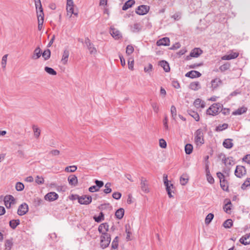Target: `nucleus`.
Wrapping results in <instances>:
<instances>
[{
  "label": "nucleus",
  "mask_w": 250,
  "mask_h": 250,
  "mask_svg": "<svg viewBox=\"0 0 250 250\" xmlns=\"http://www.w3.org/2000/svg\"><path fill=\"white\" fill-rule=\"evenodd\" d=\"M36 10L38 21V29L41 30L43 28V23L44 20V14L43 13V9L41 4L40 0H34Z\"/></svg>",
  "instance_id": "f257e3e1"
},
{
  "label": "nucleus",
  "mask_w": 250,
  "mask_h": 250,
  "mask_svg": "<svg viewBox=\"0 0 250 250\" xmlns=\"http://www.w3.org/2000/svg\"><path fill=\"white\" fill-rule=\"evenodd\" d=\"M163 179L164 184L166 187V189L167 192L168 196L171 198L172 197V193H174L175 188L171 182L170 181H168L167 176V175H164Z\"/></svg>",
  "instance_id": "f03ea898"
},
{
  "label": "nucleus",
  "mask_w": 250,
  "mask_h": 250,
  "mask_svg": "<svg viewBox=\"0 0 250 250\" xmlns=\"http://www.w3.org/2000/svg\"><path fill=\"white\" fill-rule=\"evenodd\" d=\"M222 105L219 104H214L211 105L207 110V114L214 116L217 114L222 109Z\"/></svg>",
  "instance_id": "7ed1b4c3"
},
{
  "label": "nucleus",
  "mask_w": 250,
  "mask_h": 250,
  "mask_svg": "<svg viewBox=\"0 0 250 250\" xmlns=\"http://www.w3.org/2000/svg\"><path fill=\"white\" fill-rule=\"evenodd\" d=\"M67 14L69 17H72L73 15L77 16L78 15L77 11L74 10V5L73 0H67L66 3Z\"/></svg>",
  "instance_id": "20e7f679"
},
{
  "label": "nucleus",
  "mask_w": 250,
  "mask_h": 250,
  "mask_svg": "<svg viewBox=\"0 0 250 250\" xmlns=\"http://www.w3.org/2000/svg\"><path fill=\"white\" fill-rule=\"evenodd\" d=\"M194 141L197 146H201L204 143L203 132L201 130H197L195 133Z\"/></svg>",
  "instance_id": "39448f33"
},
{
  "label": "nucleus",
  "mask_w": 250,
  "mask_h": 250,
  "mask_svg": "<svg viewBox=\"0 0 250 250\" xmlns=\"http://www.w3.org/2000/svg\"><path fill=\"white\" fill-rule=\"evenodd\" d=\"M79 203L81 205H87L90 204L92 200V197L89 195H83L77 197Z\"/></svg>",
  "instance_id": "423d86ee"
},
{
  "label": "nucleus",
  "mask_w": 250,
  "mask_h": 250,
  "mask_svg": "<svg viewBox=\"0 0 250 250\" xmlns=\"http://www.w3.org/2000/svg\"><path fill=\"white\" fill-rule=\"evenodd\" d=\"M217 176L220 179V186L222 189L225 191H228L229 189V185L224 175L221 172H218L217 173Z\"/></svg>",
  "instance_id": "0eeeda50"
},
{
  "label": "nucleus",
  "mask_w": 250,
  "mask_h": 250,
  "mask_svg": "<svg viewBox=\"0 0 250 250\" xmlns=\"http://www.w3.org/2000/svg\"><path fill=\"white\" fill-rule=\"evenodd\" d=\"M4 203L7 208H11L16 203V200L13 196L10 195H6L4 198Z\"/></svg>",
  "instance_id": "6e6552de"
},
{
  "label": "nucleus",
  "mask_w": 250,
  "mask_h": 250,
  "mask_svg": "<svg viewBox=\"0 0 250 250\" xmlns=\"http://www.w3.org/2000/svg\"><path fill=\"white\" fill-rule=\"evenodd\" d=\"M193 105L195 109L200 110L206 106V103L201 99L197 98L194 100Z\"/></svg>",
  "instance_id": "1a4fd4ad"
},
{
  "label": "nucleus",
  "mask_w": 250,
  "mask_h": 250,
  "mask_svg": "<svg viewBox=\"0 0 250 250\" xmlns=\"http://www.w3.org/2000/svg\"><path fill=\"white\" fill-rule=\"evenodd\" d=\"M110 238L108 234L101 235V246L103 248H106L109 244Z\"/></svg>",
  "instance_id": "9d476101"
},
{
  "label": "nucleus",
  "mask_w": 250,
  "mask_h": 250,
  "mask_svg": "<svg viewBox=\"0 0 250 250\" xmlns=\"http://www.w3.org/2000/svg\"><path fill=\"white\" fill-rule=\"evenodd\" d=\"M239 54L238 52L232 50L229 51L228 54L222 57L221 59L222 60H230L232 59H234L238 57Z\"/></svg>",
  "instance_id": "9b49d317"
},
{
  "label": "nucleus",
  "mask_w": 250,
  "mask_h": 250,
  "mask_svg": "<svg viewBox=\"0 0 250 250\" xmlns=\"http://www.w3.org/2000/svg\"><path fill=\"white\" fill-rule=\"evenodd\" d=\"M149 10V7L147 5H141L136 9V12L140 15H144L148 13Z\"/></svg>",
  "instance_id": "f8f14e48"
},
{
  "label": "nucleus",
  "mask_w": 250,
  "mask_h": 250,
  "mask_svg": "<svg viewBox=\"0 0 250 250\" xmlns=\"http://www.w3.org/2000/svg\"><path fill=\"white\" fill-rule=\"evenodd\" d=\"M58 195L54 192H50L46 194L44 196V199L46 201L52 202L58 198Z\"/></svg>",
  "instance_id": "ddd939ff"
},
{
  "label": "nucleus",
  "mask_w": 250,
  "mask_h": 250,
  "mask_svg": "<svg viewBox=\"0 0 250 250\" xmlns=\"http://www.w3.org/2000/svg\"><path fill=\"white\" fill-rule=\"evenodd\" d=\"M246 173V170L245 167L241 166H239L236 167L235 174L237 177L241 178L245 175Z\"/></svg>",
  "instance_id": "4468645a"
},
{
  "label": "nucleus",
  "mask_w": 250,
  "mask_h": 250,
  "mask_svg": "<svg viewBox=\"0 0 250 250\" xmlns=\"http://www.w3.org/2000/svg\"><path fill=\"white\" fill-rule=\"evenodd\" d=\"M28 210V206L25 204H22L19 208L18 213L20 215H23L26 214Z\"/></svg>",
  "instance_id": "2eb2a0df"
},
{
  "label": "nucleus",
  "mask_w": 250,
  "mask_h": 250,
  "mask_svg": "<svg viewBox=\"0 0 250 250\" xmlns=\"http://www.w3.org/2000/svg\"><path fill=\"white\" fill-rule=\"evenodd\" d=\"M109 226L107 223L101 224L98 228V230L100 233H102V235L105 234H108L107 232L108 230Z\"/></svg>",
  "instance_id": "dca6fc26"
},
{
  "label": "nucleus",
  "mask_w": 250,
  "mask_h": 250,
  "mask_svg": "<svg viewBox=\"0 0 250 250\" xmlns=\"http://www.w3.org/2000/svg\"><path fill=\"white\" fill-rule=\"evenodd\" d=\"M201 76V74L197 71H190L186 74V76L187 77H189L190 78H198Z\"/></svg>",
  "instance_id": "f3484780"
},
{
  "label": "nucleus",
  "mask_w": 250,
  "mask_h": 250,
  "mask_svg": "<svg viewBox=\"0 0 250 250\" xmlns=\"http://www.w3.org/2000/svg\"><path fill=\"white\" fill-rule=\"evenodd\" d=\"M189 88L192 90L197 91L200 89L201 85L199 82H193L189 84Z\"/></svg>",
  "instance_id": "a211bd4d"
},
{
  "label": "nucleus",
  "mask_w": 250,
  "mask_h": 250,
  "mask_svg": "<svg viewBox=\"0 0 250 250\" xmlns=\"http://www.w3.org/2000/svg\"><path fill=\"white\" fill-rule=\"evenodd\" d=\"M241 243L244 245H248L250 244V234H246L240 239Z\"/></svg>",
  "instance_id": "6ab92c4d"
},
{
  "label": "nucleus",
  "mask_w": 250,
  "mask_h": 250,
  "mask_svg": "<svg viewBox=\"0 0 250 250\" xmlns=\"http://www.w3.org/2000/svg\"><path fill=\"white\" fill-rule=\"evenodd\" d=\"M68 181L70 185L73 186H76L78 184L77 177L74 175H70L68 177Z\"/></svg>",
  "instance_id": "aec40b11"
},
{
  "label": "nucleus",
  "mask_w": 250,
  "mask_h": 250,
  "mask_svg": "<svg viewBox=\"0 0 250 250\" xmlns=\"http://www.w3.org/2000/svg\"><path fill=\"white\" fill-rule=\"evenodd\" d=\"M110 34L116 40H118L121 37V35L120 32L113 28L111 29Z\"/></svg>",
  "instance_id": "412c9836"
},
{
  "label": "nucleus",
  "mask_w": 250,
  "mask_h": 250,
  "mask_svg": "<svg viewBox=\"0 0 250 250\" xmlns=\"http://www.w3.org/2000/svg\"><path fill=\"white\" fill-rule=\"evenodd\" d=\"M223 145L226 148H231L233 146V141L230 139H225L223 143Z\"/></svg>",
  "instance_id": "4be33fe9"
},
{
  "label": "nucleus",
  "mask_w": 250,
  "mask_h": 250,
  "mask_svg": "<svg viewBox=\"0 0 250 250\" xmlns=\"http://www.w3.org/2000/svg\"><path fill=\"white\" fill-rule=\"evenodd\" d=\"M170 41L168 38H164L159 40L157 42L158 45H168L169 44Z\"/></svg>",
  "instance_id": "5701e85b"
},
{
  "label": "nucleus",
  "mask_w": 250,
  "mask_h": 250,
  "mask_svg": "<svg viewBox=\"0 0 250 250\" xmlns=\"http://www.w3.org/2000/svg\"><path fill=\"white\" fill-rule=\"evenodd\" d=\"M125 210L123 208H120L115 212V217L118 219H121L124 216Z\"/></svg>",
  "instance_id": "b1692460"
},
{
  "label": "nucleus",
  "mask_w": 250,
  "mask_h": 250,
  "mask_svg": "<svg viewBox=\"0 0 250 250\" xmlns=\"http://www.w3.org/2000/svg\"><path fill=\"white\" fill-rule=\"evenodd\" d=\"M247 110V108L245 106H242L240 108H239L236 110L233 111L232 112V115H240L244 113H245Z\"/></svg>",
  "instance_id": "393cba45"
},
{
  "label": "nucleus",
  "mask_w": 250,
  "mask_h": 250,
  "mask_svg": "<svg viewBox=\"0 0 250 250\" xmlns=\"http://www.w3.org/2000/svg\"><path fill=\"white\" fill-rule=\"evenodd\" d=\"M188 176L186 174H183L182 175L180 179V183L182 185H185L188 183Z\"/></svg>",
  "instance_id": "a878e982"
},
{
  "label": "nucleus",
  "mask_w": 250,
  "mask_h": 250,
  "mask_svg": "<svg viewBox=\"0 0 250 250\" xmlns=\"http://www.w3.org/2000/svg\"><path fill=\"white\" fill-rule=\"evenodd\" d=\"M221 82L218 79H215L211 81V88L213 90L217 88L221 85Z\"/></svg>",
  "instance_id": "bb28decb"
},
{
  "label": "nucleus",
  "mask_w": 250,
  "mask_h": 250,
  "mask_svg": "<svg viewBox=\"0 0 250 250\" xmlns=\"http://www.w3.org/2000/svg\"><path fill=\"white\" fill-rule=\"evenodd\" d=\"M159 65L164 68L166 72H168L170 70V67L168 63L164 61H162L159 62Z\"/></svg>",
  "instance_id": "cd10ccee"
},
{
  "label": "nucleus",
  "mask_w": 250,
  "mask_h": 250,
  "mask_svg": "<svg viewBox=\"0 0 250 250\" xmlns=\"http://www.w3.org/2000/svg\"><path fill=\"white\" fill-rule=\"evenodd\" d=\"M231 209V204L229 200L227 201L224 207V211L227 213H230Z\"/></svg>",
  "instance_id": "c85d7f7f"
},
{
  "label": "nucleus",
  "mask_w": 250,
  "mask_h": 250,
  "mask_svg": "<svg viewBox=\"0 0 250 250\" xmlns=\"http://www.w3.org/2000/svg\"><path fill=\"white\" fill-rule=\"evenodd\" d=\"M202 51L199 48H195L190 53V56L193 57H198L201 53Z\"/></svg>",
  "instance_id": "c756f323"
},
{
  "label": "nucleus",
  "mask_w": 250,
  "mask_h": 250,
  "mask_svg": "<svg viewBox=\"0 0 250 250\" xmlns=\"http://www.w3.org/2000/svg\"><path fill=\"white\" fill-rule=\"evenodd\" d=\"M42 51L40 48H37L35 49L32 58L34 59H37L39 58L41 55Z\"/></svg>",
  "instance_id": "7c9ffc66"
},
{
  "label": "nucleus",
  "mask_w": 250,
  "mask_h": 250,
  "mask_svg": "<svg viewBox=\"0 0 250 250\" xmlns=\"http://www.w3.org/2000/svg\"><path fill=\"white\" fill-rule=\"evenodd\" d=\"M69 52L67 50L64 51L61 61L63 64H66L68 61Z\"/></svg>",
  "instance_id": "2f4dec72"
},
{
  "label": "nucleus",
  "mask_w": 250,
  "mask_h": 250,
  "mask_svg": "<svg viewBox=\"0 0 250 250\" xmlns=\"http://www.w3.org/2000/svg\"><path fill=\"white\" fill-rule=\"evenodd\" d=\"M135 3V1L134 0H128L123 7V10H125L131 7L133 4Z\"/></svg>",
  "instance_id": "473e14b6"
},
{
  "label": "nucleus",
  "mask_w": 250,
  "mask_h": 250,
  "mask_svg": "<svg viewBox=\"0 0 250 250\" xmlns=\"http://www.w3.org/2000/svg\"><path fill=\"white\" fill-rule=\"evenodd\" d=\"M249 187H250V178H248L246 179L241 186V188L245 190Z\"/></svg>",
  "instance_id": "72a5a7b5"
},
{
  "label": "nucleus",
  "mask_w": 250,
  "mask_h": 250,
  "mask_svg": "<svg viewBox=\"0 0 250 250\" xmlns=\"http://www.w3.org/2000/svg\"><path fill=\"white\" fill-rule=\"evenodd\" d=\"M94 219L97 222H100L104 220V215L103 212H100L97 216H94Z\"/></svg>",
  "instance_id": "f704fd0d"
},
{
  "label": "nucleus",
  "mask_w": 250,
  "mask_h": 250,
  "mask_svg": "<svg viewBox=\"0 0 250 250\" xmlns=\"http://www.w3.org/2000/svg\"><path fill=\"white\" fill-rule=\"evenodd\" d=\"M206 175L207 180L208 181V182L210 184H213L214 182V180L213 178L210 174L208 168L206 169Z\"/></svg>",
  "instance_id": "c9c22d12"
},
{
  "label": "nucleus",
  "mask_w": 250,
  "mask_h": 250,
  "mask_svg": "<svg viewBox=\"0 0 250 250\" xmlns=\"http://www.w3.org/2000/svg\"><path fill=\"white\" fill-rule=\"evenodd\" d=\"M233 225V221L231 219H228L223 223V226L225 228H230Z\"/></svg>",
  "instance_id": "e433bc0d"
},
{
  "label": "nucleus",
  "mask_w": 250,
  "mask_h": 250,
  "mask_svg": "<svg viewBox=\"0 0 250 250\" xmlns=\"http://www.w3.org/2000/svg\"><path fill=\"white\" fill-rule=\"evenodd\" d=\"M111 184L110 183H106L104 186V192L108 194L110 193L112 191V189L111 188Z\"/></svg>",
  "instance_id": "4c0bfd02"
},
{
  "label": "nucleus",
  "mask_w": 250,
  "mask_h": 250,
  "mask_svg": "<svg viewBox=\"0 0 250 250\" xmlns=\"http://www.w3.org/2000/svg\"><path fill=\"white\" fill-rule=\"evenodd\" d=\"M13 246V242L12 240L8 239L5 241V247L7 250H10Z\"/></svg>",
  "instance_id": "58836bf2"
},
{
  "label": "nucleus",
  "mask_w": 250,
  "mask_h": 250,
  "mask_svg": "<svg viewBox=\"0 0 250 250\" xmlns=\"http://www.w3.org/2000/svg\"><path fill=\"white\" fill-rule=\"evenodd\" d=\"M20 224L19 220H12L10 221L9 224L10 226L12 229H15L17 226H18Z\"/></svg>",
  "instance_id": "ea45409f"
},
{
  "label": "nucleus",
  "mask_w": 250,
  "mask_h": 250,
  "mask_svg": "<svg viewBox=\"0 0 250 250\" xmlns=\"http://www.w3.org/2000/svg\"><path fill=\"white\" fill-rule=\"evenodd\" d=\"M188 113L190 116H191L196 121H198L200 120V117L199 114L194 111L192 110H189Z\"/></svg>",
  "instance_id": "a19ab883"
},
{
  "label": "nucleus",
  "mask_w": 250,
  "mask_h": 250,
  "mask_svg": "<svg viewBox=\"0 0 250 250\" xmlns=\"http://www.w3.org/2000/svg\"><path fill=\"white\" fill-rule=\"evenodd\" d=\"M50 51L49 49H47L44 50V52L42 53V56L45 60H46L50 58Z\"/></svg>",
  "instance_id": "79ce46f5"
},
{
  "label": "nucleus",
  "mask_w": 250,
  "mask_h": 250,
  "mask_svg": "<svg viewBox=\"0 0 250 250\" xmlns=\"http://www.w3.org/2000/svg\"><path fill=\"white\" fill-rule=\"evenodd\" d=\"M185 152L187 154H190L193 150V146L191 144H187L185 146Z\"/></svg>",
  "instance_id": "37998d69"
},
{
  "label": "nucleus",
  "mask_w": 250,
  "mask_h": 250,
  "mask_svg": "<svg viewBox=\"0 0 250 250\" xmlns=\"http://www.w3.org/2000/svg\"><path fill=\"white\" fill-rule=\"evenodd\" d=\"M214 217V215L212 213H209L206 217L205 223L208 225Z\"/></svg>",
  "instance_id": "c03bdc74"
},
{
  "label": "nucleus",
  "mask_w": 250,
  "mask_h": 250,
  "mask_svg": "<svg viewBox=\"0 0 250 250\" xmlns=\"http://www.w3.org/2000/svg\"><path fill=\"white\" fill-rule=\"evenodd\" d=\"M77 167L75 166H71L65 168V170L67 172H73L77 170Z\"/></svg>",
  "instance_id": "a18cd8bd"
},
{
  "label": "nucleus",
  "mask_w": 250,
  "mask_h": 250,
  "mask_svg": "<svg viewBox=\"0 0 250 250\" xmlns=\"http://www.w3.org/2000/svg\"><path fill=\"white\" fill-rule=\"evenodd\" d=\"M159 145L160 147H161L162 148H166L167 146V142L163 139H161L159 140Z\"/></svg>",
  "instance_id": "49530a36"
},
{
  "label": "nucleus",
  "mask_w": 250,
  "mask_h": 250,
  "mask_svg": "<svg viewBox=\"0 0 250 250\" xmlns=\"http://www.w3.org/2000/svg\"><path fill=\"white\" fill-rule=\"evenodd\" d=\"M35 182L38 184H42L44 183V178L42 176H37L36 177Z\"/></svg>",
  "instance_id": "de8ad7c7"
},
{
  "label": "nucleus",
  "mask_w": 250,
  "mask_h": 250,
  "mask_svg": "<svg viewBox=\"0 0 250 250\" xmlns=\"http://www.w3.org/2000/svg\"><path fill=\"white\" fill-rule=\"evenodd\" d=\"M134 51V47L133 46L129 45L127 46L126 48V53L128 55L131 54Z\"/></svg>",
  "instance_id": "09e8293b"
},
{
  "label": "nucleus",
  "mask_w": 250,
  "mask_h": 250,
  "mask_svg": "<svg viewBox=\"0 0 250 250\" xmlns=\"http://www.w3.org/2000/svg\"><path fill=\"white\" fill-rule=\"evenodd\" d=\"M34 134L36 137H38L40 134V130L37 127V126L34 125L33 127Z\"/></svg>",
  "instance_id": "8fccbe9b"
},
{
  "label": "nucleus",
  "mask_w": 250,
  "mask_h": 250,
  "mask_svg": "<svg viewBox=\"0 0 250 250\" xmlns=\"http://www.w3.org/2000/svg\"><path fill=\"white\" fill-rule=\"evenodd\" d=\"M24 185L21 183H18L16 186V188L18 191L22 190L24 188Z\"/></svg>",
  "instance_id": "3c124183"
},
{
  "label": "nucleus",
  "mask_w": 250,
  "mask_h": 250,
  "mask_svg": "<svg viewBox=\"0 0 250 250\" xmlns=\"http://www.w3.org/2000/svg\"><path fill=\"white\" fill-rule=\"evenodd\" d=\"M45 71L49 74L55 75L56 74V72L51 68L46 67L45 68Z\"/></svg>",
  "instance_id": "603ef678"
},
{
  "label": "nucleus",
  "mask_w": 250,
  "mask_h": 250,
  "mask_svg": "<svg viewBox=\"0 0 250 250\" xmlns=\"http://www.w3.org/2000/svg\"><path fill=\"white\" fill-rule=\"evenodd\" d=\"M228 127V125L226 124H224L222 125H219L216 128V130L217 131H222L224 129H226Z\"/></svg>",
  "instance_id": "864d4df0"
},
{
  "label": "nucleus",
  "mask_w": 250,
  "mask_h": 250,
  "mask_svg": "<svg viewBox=\"0 0 250 250\" xmlns=\"http://www.w3.org/2000/svg\"><path fill=\"white\" fill-rule=\"evenodd\" d=\"M122 194L120 192H115L112 194V197L113 198L116 200H118L120 199L121 197Z\"/></svg>",
  "instance_id": "5fc2aeb1"
},
{
  "label": "nucleus",
  "mask_w": 250,
  "mask_h": 250,
  "mask_svg": "<svg viewBox=\"0 0 250 250\" xmlns=\"http://www.w3.org/2000/svg\"><path fill=\"white\" fill-rule=\"evenodd\" d=\"M152 65L151 64H148L145 67L144 70L146 73H149L152 71Z\"/></svg>",
  "instance_id": "6e6d98bb"
},
{
  "label": "nucleus",
  "mask_w": 250,
  "mask_h": 250,
  "mask_svg": "<svg viewBox=\"0 0 250 250\" xmlns=\"http://www.w3.org/2000/svg\"><path fill=\"white\" fill-rule=\"evenodd\" d=\"M128 68L131 70H133L134 60L131 59L128 62Z\"/></svg>",
  "instance_id": "4d7b16f0"
},
{
  "label": "nucleus",
  "mask_w": 250,
  "mask_h": 250,
  "mask_svg": "<svg viewBox=\"0 0 250 250\" xmlns=\"http://www.w3.org/2000/svg\"><path fill=\"white\" fill-rule=\"evenodd\" d=\"M99 190V188L96 186H93L89 188V191L91 192L97 191Z\"/></svg>",
  "instance_id": "13d9d810"
},
{
  "label": "nucleus",
  "mask_w": 250,
  "mask_h": 250,
  "mask_svg": "<svg viewBox=\"0 0 250 250\" xmlns=\"http://www.w3.org/2000/svg\"><path fill=\"white\" fill-rule=\"evenodd\" d=\"M229 67V63H226L220 67V69L222 71H225L227 69H228Z\"/></svg>",
  "instance_id": "bf43d9fd"
},
{
  "label": "nucleus",
  "mask_w": 250,
  "mask_h": 250,
  "mask_svg": "<svg viewBox=\"0 0 250 250\" xmlns=\"http://www.w3.org/2000/svg\"><path fill=\"white\" fill-rule=\"evenodd\" d=\"M7 59V55H5L2 57L1 63L3 67H5L6 65Z\"/></svg>",
  "instance_id": "052dcab7"
},
{
  "label": "nucleus",
  "mask_w": 250,
  "mask_h": 250,
  "mask_svg": "<svg viewBox=\"0 0 250 250\" xmlns=\"http://www.w3.org/2000/svg\"><path fill=\"white\" fill-rule=\"evenodd\" d=\"M95 183L96 184V186L99 188L102 187L104 185V183L102 181L96 180Z\"/></svg>",
  "instance_id": "680f3d73"
},
{
  "label": "nucleus",
  "mask_w": 250,
  "mask_h": 250,
  "mask_svg": "<svg viewBox=\"0 0 250 250\" xmlns=\"http://www.w3.org/2000/svg\"><path fill=\"white\" fill-rule=\"evenodd\" d=\"M171 112L173 116L176 115V108L174 106L171 107Z\"/></svg>",
  "instance_id": "e2e57ef3"
},
{
  "label": "nucleus",
  "mask_w": 250,
  "mask_h": 250,
  "mask_svg": "<svg viewBox=\"0 0 250 250\" xmlns=\"http://www.w3.org/2000/svg\"><path fill=\"white\" fill-rule=\"evenodd\" d=\"M172 85L176 88H179L180 87V84L177 81H174L172 82Z\"/></svg>",
  "instance_id": "0e129e2a"
},
{
  "label": "nucleus",
  "mask_w": 250,
  "mask_h": 250,
  "mask_svg": "<svg viewBox=\"0 0 250 250\" xmlns=\"http://www.w3.org/2000/svg\"><path fill=\"white\" fill-rule=\"evenodd\" d=\"M112 246L114 248H117L118 246V237H116L112 243Z\"/></svg>",
  "instance_id": "69168bd1"
},
{
  "label": "nucleus",
  "mask_w": 250,
  "mask_h": 250,
  "mask_svg": "<svg viewBox=\"0 0 250 250\" xmlns=\"http://www.w3.org/2000/svg\"><path fill=\"white\" fill-rule=\"evenodd\" d=\"M243 160L248 163H250V154L246 155L244 158Z\"/></svg>",
  "instance_id": "338daca9"
},
{
  "label": "nucleus",
  "mask_w": 250,
  "mask_h": 250,
  "mask_svg": "<svg viewBox=\"0 0 250 250\" xmlns=\"http://www.w3.org/2000/svg\"><path fill=\"white\" fill-rule=\"evenodd\" d=\"M222 113L224 114H228L230 112V110L229 109V108H224V109H222Z\"/></svg>",
  "instance_id": "774afa93"
}]
</instances>
